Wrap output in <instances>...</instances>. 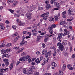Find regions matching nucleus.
Masks as SVG:
<instances>
[{
	"label": "nucleus",
	"mask_w": 75,
	"mask_h": 75,
	"mask_svg": "<svg viewBox=\"0 0 75 75\" xmlns=\"http://www.w3.org/2000/svg\"><path fill=\"white\" fill-rule=\"evenodd\" d=\"M1 54H2L3 55H2V58H4V57H7L8 56V54H7L6 52H10V49H6L5 51L4 50H2L1 51Z\"/></svg>",
	"instance_id": "nucleus-1"
},
{
	"label": "nucleus",
	"mask_w": 75,
	"mask_h": 75,
	"mask_svg": "<svg viewBox=\"0 0 75 75\" xmlns=\"http://www.w3.org/2000/svg\"><path fill=\"white\" fill-rule=\"evenodd\" d=\"M57 26H58V25L53 24L51 27H48V29L49 30V34H52V33H53V30L52 29L57 27Z\"/></svg>",
	"instance_id": "nucleus-2"
},
{
	"label": "nucleus",
	"mask_w": 75,
	"mask_h": 75,
	"mask_svg": "<svg viewBox=\"0 0 75 75\" xmlns=\"http://www.w3.org/2000/svg\"><path fill=\"white\" fill-rule=\"evenodd\" d=\"M52 35H49L47 34L45 35L44 37L45 38L44 39V41L45 42H47L48 40L50 39V38L49 37H52Z\"/></svg>",
	"instance_id": "nucleus-3"
},
{
	"label": "nucleus",
	"mask_w": 75,
	"mask_h": 75,
	"mask_svg": "<svg viewBox=\"0 0 75 75\" xmlns=\"http://www.w3.org/2000/svg\"><path fill=\"white\" fill-rule=\"evenodd\" d=\"M62 33H60L59 34L57 38V40L60 42L62 41V40H61L62 38Z\"/></svg>",
	"instance_id": "nucleus-4"
},
{
	"label": "nucleus",
	"mask_w": 75,
	"mask_h": 75,
	"mask_svg": "<svg viewBox=\"0 0 75 75\" xmlns=\"http://www.w3.org/2000/svg\"><path fill=\"white\" fill-rule=\"evenodd\" d=\"M30 57V56L27 55L26 56H24L22 58V60L24 61H27V59H28Z\"/></svg>",
	"instance_id": "nucleus-5"
},
{
	"label": "nucleus",
	"mask_w": 75,
	"mask_h": 75,
	"mask_svg": "<svg viewBox=\"0 0 75 75\" xmlns=\"http://www.w3.org/2000/svg\"><path fill=\"white\" fill-rule=\"evenodd\" d=\"M8 68H7L6 69H4L3 68V69H0V72H1V73H3V72H4L5 73V72H6V71L7 70H8Z\"/></svg>",
	"instance_id": "nucleus-6"
},
{
	"label": "nucleus",
	"mask_w": 75,
	"mask_h": 75,
	"mask_svg": "<svg viewBox=\"0 0 75 75\" xmlns=\"http://www.w3.org/2000/svg\"><path fill=\"white\" fill-rule=\"evenodd\" d=\"M34 10V7L33 6H32L28 8V11H30V12H32V11H33Z\"/></svg>",
	"instance_id": "nucleus-7"
},
{
	"label": "nucleus",
	"mask_w": 75,
	"mask_h": 75,
	"mask_svg": "<svg viewBox=\"0 0 75 75\" xmlns=\"http://www.w3.org/2000/svg\"><path fill=\"white\" fill-rule=\"evenodd\" d=\"M58 48L61 51H64V47L63 45H60V46H59Z\"/></svg>",
	"instance_id": "nucleus-8"
},
{
	"label": "nucleus",
	"mask_w": 75,
	"mask_h": 75,
	"mask_svg": "<svg viewBox=\"0 0 75 75\" xmlns=\"http://www.w3.org/2000/svg\"><path fill=\"white\" fill-rule=\"evenodd\" d=\"M32 32L33 33V35L34 36H36L37 34V30L35 29H34L32 30Z\"/></svg>",
	"instance_id": "nucleus-9"
},
{
	"label": "nucleus",
	"mask_w": 75,
	"mask_h": 75,
	"mask_svg": "<svg viewBox=\"0 0 75 75\" xmlns=\"http://www.w3.org/2000/svg\"><path fill=\"white\" fill-rule=\"evenodd\" d=\"M62 17L63 18H66L67 17V12L66 11H63L62 13Z\"/></svg>",
	"instance_id": "nucleus-10"
},
{
	"label": "nucleus",
	"mask_w": 75,
	"mask_h": 75,
	"mask_svg": "<svg viewBox=\"0 0 75 75\" xmlns=\"http://www.w3.org/2000/svg\"><path fill=\"white\" fill-rule=\"evenodd\" d=\"M72 13H73V11H72V8H69V9L68 11V14L70 15H72Z\"/></svg>",
	"instance_id": "nucleus-11"
},
{
	"label": "nucleus",
	"mask_w": 75,
	"mask_h": 75,
	"mask_svg": "<svg viewBox=\"0 0 75 75\" xmlns=\"http://www.w3.org/2000/svg\"><path fill=\"white\" fill-rule=\"evenodd\" d=\"M47 53V49H45L43 50V51L42 52V55H45Z\"/></svg>",
	"instance_id": "nucleus-12"
},
{
	"label": "nucleus",
	"mask_w": 75,
	"mask_h": 75,
	"mask_svg": "<svg viewBox=\"0 0 75 75\" xmlns=\"http://www.w3.org/2000/svg\"><path fill=\"white\" fill-rule=\"evenodd\" d=\"M48 14H49V12H47L46 13L42 14L40 15V17H44L45 16H47L48 15Z\"/></svg>",
	"instance_id": "nucleus-13"
},
{
	"label": "nucleus",
	"mask_w": 75,
	"mask_h": 75,
	"mask_svg": "<svg viewBox=\"0 0 75 75\" xmlns=\"http://www.w3.org/2000/svg\"><path fill=\"white\" fill-rule=\"evenodd\" d=\"M67 43H68V41L67 40H64L62 42V44L65 46V45H67Z\"/></svg>",
	"instance_id": "nucleus-14"
},
{
	"label": "nucleus",
	"mask_w": 75,
	"mask_h": 75,
	"mask_svg": "<svg viewBox=\"0 0 75 75\" xmlns=\"http://www.w3.org/2000/svg\"><path fill=\"white\" fill-rule=\"evenodd\" d=\"M25 25V23L24 22H21V21H20L19 26H24Z\"/></svg>",
	"instance_id": "nucleus-15"
},
{
	"label": "nucleus",
	"mask_w": 75,
	"mask_h": 75,
	"mask_svg": "<svg viewBox=\"0 0 75 75\" xmlns=\"http://www.w3.org/2000/svg\"><path fill=\"white\" fill-rule=\"evenodd\" d=\"M51 6L49 4H46V8L48 9L50 8H51Z\"/></svg>",
	"instance_id": "nucleus-16"
},
{
	"label": "nucleus",
	"mask_w": 75,
	"mask_h": 75,
	"mask_svg": "<svg viewBox=\"0 0 75 75\" xmlns=\"http://www.w3.org/2000/svg\"><path fill=\"white\" fill-rule=\"evenodd\" d=\"M54 6L55 7H60V5L59 4V3L57 2H56L54 3Z\"/></svg>",
	"instance_id": "nucleus-17"
},
{
	"label": "nucleus",
	"mask_w": 75,
	"mask_h": 75,
	"mask_svg": "<svg viewBox=\"0 0 75 75\" xmlns=\"http://www.w3.org/2000/svg\"><path fill=\"white\" fill-rule=\"evenodd\" d=\"M42 38V36H41L40 35H39L37 37V41H40L41 39Z\"/></svg>",
	"instance_id": "nucleus-18"
},
{
	"label": "nucleus",
	"mask_w": 75,
	"mask_h": 75,
	"mask_svg": "<svg viewBox=\"0 0 75 75\" xmlns=\"http://www.w3.org/2000/svg\"><path fill=\"white\" fill-rule=\"evenodd\" d=\"M5 28V27L3 25H0V30H4V29Z\"/></svg>",
	"instance_id": "nucleus-19"
},
{
	"label": "nucleus",
	"mask_w": 75,
	"mask_h": 75,
	"mask_svg": "<svg viewBox=\"0 0 75 75\" xmlns=\"http://www.w3.org/2000/svg\"><path fill=\"white\" fill-rule=\"evenodd\" d=\"M31 12H30V11H28L26 13V15H27V16H31L33 15L32 13H30Z\"/></svg>",
	"instance_id": "nucleus-20"
},
{
	"label": "nucleus",
	"mask_w": 75,
	"mask_h": 75,
	"mask_svg": "<svg viewBox=\"0 0 75 75\" xmlns=\"http://www.w3.org/2000/svg\"><path fill=\"white\" fill-rule=\"evenodd\" d=\"M49 21H54V18L53 17H50L49 18Z\"/></svg>",
	"instance_id": "nucleus-21"
},
{
	"label": "nucleus",
	"mask_w": 75,
	"mask_h": 75,
	"mask_svg": "<svg viewBox=\"0 0 75 75\" xmlns=\"http://www.w3.org/2000/svg\"><path fill=\"white\" fill-rule=\"evenodd\" d=\"M57 7V8H55L54 9H53L52 10H53V11H54V10H59L61 8V7Z\"/></svg>",
	"instance_id": "nucleus-22"
},
{
	"label": "nucleus",
	"mask_w": 75,
	"mask_h": 75,
	"mask_svg": "<svg viewBox=\"0 0 75 75\" xmlns=\"http://www.w3.org/2000/svg\"><path fill=\"white\" fill-rule=\"evenodd\" d=\"M51 65L52 66H53V67H57V64H56V63H55L54 62H52L51 63Z\"/></svg>",
	"instance_id": "nucleus-23"
},
{
	"label": "nucleus",
	"mask_w": 75,
	"mask_h": 75,
	"mask_svg": "<svg viewBox=\"0 0 75 75\" xmlns=\"http://www.w3.org/2000/svg\"><path fill=\"white\" fill-rule=\"evenodd\" d=\"M65 68H66V65L64 64H63V67L62 69V71H65Z\"/></svg>",
	"instance_id": "nucleus-24"
},
{
	"label": "nucleus",
	"mask_w": 75,
	"mask_h": 75,
	"mask_svg": "<svg viewBox=\"0 0 75 75\" xmlns=\"http://www.w3.org/2000/svg\"><path fill=\"white\" fill-rule=\"evenodd\" d=\"M13 63H12L9 66V68H10V71H11V69H13Z\"/></svg>",
	"instance_id": "nucleus-25"
},
{
	"label": "nucleus",
	"mask_w": 75,
	"mask_h": 75,
	"mask_svg": "<svg viewBox=\"0 0 75 75\" xmlns=\"http://www.w3.org/2000/svg\"><path fill=\"white\" fill-rule=\"evenodd\" d=\"M60 24L61 25H64V24H67V23H66L65 21H62L60 22Z\"/></svg>",
	"instance_id": "nucleus-26"
},
{
	"label": "nucleus",
	"mask_w": 75,
	"mask_h": 75,
	"mask_svg": "<svg viewBox=\"0 0 75 75\" xmlns=\"http://www.w3.org/2000/svg\"><path fill=\"white\" fill-rule=\"evenodd\" d=\"M62 70H59V75H62L64 74V72H63V71H62Z\"/></svg>",
	"instance_id": "nucleus-27"
},
{
	"label": "nucleus",
	"mask_w": 75,
	"mask_h": 75,
	"mask_svg": "<svg viewBox=\"0 0 75 75\" xmlns=\"http://www.w3.org/2000/svg\"><path fill=\"white\" fill-rule=\"evenodd\" d=\"M6 43L4 42H3L2 43L1 45H0V48H2V47H4Z\"/></svg>",
	"instance_id": "nucleus-28"
},
{
	"label": "nucleus",
	"mask_w": 75,
	"mask_h": 75,
	"mask_svg": "<svg viewBox=\"0 0 75 75\" xmlns=\"http://www.w3.org/2000/svg\"><path fill=\"white\" fill-rule=\"evenodd\" d=\"M35 62L37 64H39L40 62V59L39 58H37V59H36L35 60Z\"/></svg>",
	"instance_id": "nucleus-29"
},
{
	"label": "nucleus",
	"mask_w": 75,
	"mask_h": 75,
	"mask_svg": "<svg viewBox=\"0 0 75 75\" xmlns=\"http://www.w3.org/2000/svg\"><path fill=\"white\" fill-rule=\"evenodd\" d=\"M25 44V42L24 41V40H22L21 42L20 45H23L24 44Z\"/></svg>",
	"instance_id": "nucleus-30"
},
{
	"label": "nucleus",
	"mask_w": 75,
	"mask_h": 75,
	"mask_svg": "<svg viewBox=\"0 0 75 75\" xmlns=\"http://www.w3.org/2000/svg\"><path fill=\"white\" fill-rule=\"evenodd\" d=\"M35 69V67L34 66L31 67L30 68H29V70L30 71H31V70H33V69Z\"/></svg>",
	"instance_id": "nucleus-31"
},
{
	"label": "nucleus",
	"mask_w": 75,
	"mask_h": 75,
	"mask_svg": "<svg viewBox=\"0 0 75 75\" xmlns=\"http://www.w3.org/2000/svg\"><path fill=\"white\" fill-rule=\"evenodd\" d=\"M17 4V1H16L15 2L13 3L12 6L13 7H15Z\"/></svg>",
	"instance_id": "nucleus-32"
},
{
	"label": "nucleus",
	"mask_w": 75,
	"mask_h": 75,
	"mask_svg": "<svg viewBox=\"0 0 75 75\" xmlns=\"http://www.w3.org/2000/svg\"><path fill=\"white\" fill-rule=\"evenodd\" d=\"M5 65L6 67H8V66L9 65V62H5Z\"/></svg>",
	"instance_id": "nucleus-33"
},
{
	"label": "nucleus",
	"mask_w": 75,
	"mask_h": 75,
	"mask_svg": "<svg viewBox=\"0 0 75 75\" xmlns=\"http://www.w3.org/2000/svg\"><path fill=\"white\" fill-rule=\"evenodd\" d=\"M48 18V15H46L45 17L43 18V19L44 20H47Z\"/></svg>",
	"instance_id": "nucleus-34"
},
{
	"label": "nucleus",
	"mask_w": 75,
	"mask_h": 75,
	"mask_svg": "<svg viewBox=\"0 0 75 75\" xmlns=\"http://www.w3.org/2000/svg\"><path fill=\"white\" fill-rule=\"evenodd\" d=\"M18 34V33H14L12 35V36H13V37H17V34Z\"/></svg>",
	"instance_id": "nucleus-35"
},
{
	"label": "nucleus",
	"mask_w": 75,
	"mask_h": 75,
	"mask_svg": "<svg viewBox=\"0 0 75 75\" xmlns=\"http://www.w3.org/2000/svg\"><path fill=\"white\" fill-rule=\"evenodd\" d=\"M47 59H44V62H48V60H49V59H48V58H47Z\"/></svg>",
	"instance_id": "nucleus-36"
},
{
	"label": "nucleus",
	"mask_w": 75,
	"mask_h": 75,
	"mask_svg": "<svg viewBox=\"0 0 75 75\" xmlns=\"http://www.w3.org/2000/svg\"><path fill=\"white\" fill-rule=\"evenodd\" d=\"M23 74H25L27 73V70H26V69H23Z\"/></svg>",
	"instance_id": "nucleus-37"
},
{
	"label": "nucleus",
	"mask_w": 75,
	"mask_h": 75,
	"mask_svg": "<svg viewBox=\"0 0 75 75\" xmlns=\"http://www.w3.org/2000/svg\"><path fill=\"white\" fill-rule=\"evenodd\" d=\"M54 18L55 20V21H57V20H58V16H55L54 17Z\"/></svg>",
	"instance_id": "nucleus-38"
},
{
	"label": "nucleus",
	"mask_w": 75,
	"mask_h": 75,
	"mask_svg": "<svg viewBox=\"0 0 75 75\" xmlns=\"http://www.w3.org/2000/svg\"><path fill=\"white\" fill-rule=\"evenodd\" d=\"M47 55H51L52 52L51 51H48L47 52Z\"/></svg>",
	"instance_id": "nucleus-39"
},
{
	"label": "nucleus",
	"mask_w": 75,
	"mask_h": 75,
	"mask_svg": "<svg viewBox=\"0 0 75 75\" xmlns=\"http://www.w3.org/2000/svg\"><path fill=\"white\" fill-rule=\"evenodd\" d=\"M21 55H23V57H25L26 55V54H25V52H23V53L21 54Z\"/></svg>",
	"instance_id": "nucleus-40"
},
{
	"label": "nucleus",
	"mask_w": 75,
	"mask_h": 75,
	"mask_svg": "<svg viewBox=\"0 0 75 75\" xmlns=\"http://www.w3.org/2000/svg\"><path fill=\"white\" fill-rule=\"evenodd\" d=\"M13 48L15 49L16 51H17L18 50H19V47H14Z\"/></svg>",
	"instance_id": "nucleus-41"
},
{
	"label": "nucleus",
	"mask_w": 75,
	"mask_h": 75,
	"mask_svg": "<svg viewBox=\"0 0 75 75\" xmlns=\"http://www.w3.org/2000/svg\"><path fill=\"white\" fill-rule=\"evenodd\" d=\"M11 43H8L7 44L6 46L7 47H11Z\"/></svg>",
	"instance_id": "nucleus-42"
},
{
	"label": "nucleus",
	"mask_w": 75,
	"mask_h": 75,
	"mask_svg": "<svg viewBox=\"0 0 75 75\" xmlns=\"http://www.w3.org/2000/svg\"><path fill=\"white\" fill-rule=\"evenodd\" d=\"M38 8L39 10H43V8L41 7L40 6H39L38 7Z\"/></svg>",
	"instance_id": "nucleus-43"
},
{
	"label": "nucleus",
	"mask_w": 75,
	"mask_h": 75,
	"mask_svg": "<svg viewBox=\"0 0 75 75\" xmlns=\"http://www.w3.org/2000/svg\"><path fill=\"white\" fill-rule=\"evenodd\" d=\"M27 18H28V19H31V18H32V17L29 15H27Z\"/></svg>",
	"instance_id": "nucleus-44"
},
{
	"label": "nucleus",
	"mask_w": 75,
	"mask_h": 75,
	"mask_svg": "<svg viewBox=\"0 0 75 75\" xmlns=\"http://www.w3.org/2000/svg\"><path fill=\"white\" fill-rule=\"evenodd\" d=\"M31 57H30L28 59V62L30 63V62H32V60H31Z\"/></svg>",
	"instance_id": "nucleus-45"
},
{
	"label": "nucleus",
	"mask_w": 75,
	"mask_h": 75,
	"mask_svg": "<svg viewBox=\"0 0 75 75\" xmlns=\"http://www.w3.org/2000/svg\"><path fill=\"white\" fill-rule=\"evenodd\" d=\"M8 10L11 12V13H14V11L12 9H9Z\"/></svg>",
	"instance_id": "nucleus-46"
},
{
	"label": "nucleus",
	"mask_w": 75,
	"mask_h": 75,
	"mask_svg": "<svg viewBox=\"0 0 75 75\" xmlns=\"http://www.w3.org/2000/svg\"><path fill=\"white\" fill-rule=\"evenodd\" d=\"M12 28L13 29H14V30H15V29H16V28H17V26L15 25H13L12 26Z\"/></svg>",
	"instance_id": "nucleus-47"
},
{
	"label": "nucleus",
	"mask_w": 75,
	"mask_h": 75,
	"mask_svg": "<svg viewBox=\"0 0 75 75\" xmlns=\"http://www.w3.org/2000/svg\"><path fill=\"white\" fill-rule=\"evenodd\" d=\"M62 44L60 42H59L57 44V46H60V45H61Z\"/></svg>",
	"instance_id": "nucleus-48"
},
{
	"label": "nucleus",
	"mask_w": 75,
	"mask_h": 75,
	"mask_svg": "<svg viewBox=\"0 0 75 75\" xmlns=\"http://www.w3.org/2000/svg\"><path fill=\"white\" fill-rule=\"evenodd\" d=\"M50 49H54L55 48V46H54V45H53L52 46H51L50 47Z\"/></svg>",
	"instance_id": "nucleus-49"
},
{
	"label": "nucleus",
	"mask_w": 75,
	"mask_h": 75,
	"mask_svg": "<svg viewBox=\"0 0 75 75\" xmlns=\"http://www.w3.org/2000/svg\"><path fill=\"white\" fill-rule=\"evenodd\" d=\"M3 61L4 62H8V59H4L3 60Z\"/></svg>",
	"instance_id": "nucleus-50"
},
{
	"label": "nucleus",
	"mask_w": 75,
	"mask_h": 75,
	"mask_svg": "<svg viewBox=\"0 0 75 75\" xmlns=\"http://www.w3.org/2000/svg\"><path fill=\"white\" fill-rule=\"evenodd\" d=\"M27 34H29V35L30 37V36H31V32H28Z\"/></svg>",
	"instance_id": "nucleus-51"
},
{
	"label": "nucleus",
	"mask_w": 75,
	"mask_h": 75,
	"mask_svg": "<svg viewBox=\"0 0 75 75\" xmlns=\"http://www.w3.org/2000/svg\"><path fill=\"white\" fill-rule=\"evenodd\" d=\"M20 50H21V52H23L24 50L25 49L24 47H22V48H20Z\"/></svg>",
	"instance_id": "nucleus-52"
},
{
	"label": "nucleus",
	"mask_w": 75,
	"mask_h": 75,
	"mask_svg": "<svg viewBox=\"0 0 75 75\" xmlns=\"http://www.w3.org/2000/svg\"><path fill=\"white\" fill-rule=\"evenodd\" d=\"M53 42H56V38L55 37L53 38Z\"/></svg>",
	"instance_id": "nucleus-53"
},
{
	"label": "nucleus",
	"mask_w": 75,
	"mask_h": 75,
	"mask_svg": "<svg viewBox=\"0 0 75 75\" xmlns=\"http://www.w3.org/2000/svg\"><path fill=\"white\" fill-rule=\"evenodd\" d=\"M67 67L68 68H69L71 67V65L70 64H68L67 65Z\"/></svg>",
	"instance_id": "nucleus-54"
},
{
	"label": "nucleus",
	"mask_w": 75,
	"mask_h": 75,
	"mask_svg": "<svg viewBox=\"0 0 75 75\" xmlns=\"http://www.w3.org/2000/svg\"><path fill=\"white\" fill-rule=\"evenodd\" d=\"M43 59H44V58H43V57L42 56L40 57V61H42V60H43Z\"/></svg>",
	"instance_id": "nucleus-55"
},
{
	"label": "nucleus",
	"mask_w": 75,
	"mask_h": 75,
	"mask_svg": "<svg viewBox=\"0 0 75 75\" xmlns=\"http://www.w3.org/2000/svg\"><path fill=\"white\" fill-rule=\"evenodd\" d=\"M43 75H51V74L48 73H45Z\"/></svg>",
	"instance_id": "nucleus-56"
},
{
	"label": "nucleus",
	"mask_w": 75,
	"mask_h": 75,
	"mask_svg": "<svg viewBox=\"0 0 75 75\" xmlns=\"http://www.w3.org/2000/svg\"><path fill=\"white\" fill-rule=\"evenodd\" d=\"M5 23L6 24H9L10 23V21L7 20H6L5 21Z\"/></svg>",
	"instance_id": "nucleus-57"
},
{
	"label": "nucleus",
	"mask_w": 75,
	"mask_h": 75,
	"mask_svg": "<svg viewBox=\"0 0 75 75\" xmlns=\"http://www.w3.org/2000/svg\"><path fill=\"white\" fill-rule=\"evenodd\" d=\"M17 40H18V38H16L14 40V42H16V41H17Z\"/></svg>",
	"instance_id": "nucleus-58"
},
{
	"label": "nucleus",
	"mask_w": 75,
	"mask_h": 75,
	"mask_svg": "<svg viewBox=\"0 0 75 75\" xmlns=\"http://www.w3.org/2000/svg\"><path fill=\"white\" fill-rule=\"evenodd\" d=\"M56 55H57V51H55L53 53V55L54 56H55Z\"/></svg>",
	"instance_id": "nucleus-59"
},
{
	"label": "nucleus",
	"mask_w": 75,
	"mask_h": 75,
	"mask_svg": "<svg viewBox=\"0 0 75 75\" xmlns=\"http://www.w3.org/2000/svg\"><path fill=\"white\" fill-rule=\"evenodd\" d=\"M42 45L43 48H45V43H43Z\"/></svg>",
	"instance_id": "nucleus-60"
},
{
	"label": "nucleus",
	"mask_w": 75,
	"mask_h": 75,
	"mask_svg": "<svg viewBox=\"0 0 75 75\" xmlns=\"http://www.w3.org/2000/svg\"><path fill=\"white\" fill-rule=\"evenodd\" d=\"M24 1L25 3H28V0H24Z\"/></svg>",
	"instance_id": "nucleus-61"
},
{
	"label": "nucleus",
	"mask_w": 75,
	"mask_h": 75,
	"mask_svg": "<svg viewBox=\"0 0 75 75\" xmlns=\"http://www.w3.org/2000/svg\"><path fill=\"white\" fill-rule=\"evenodd\" d=\"M72 19H70L69 18L67 19V21H72Z\"/></svg>",
	"instance_id": "nucleus-62"
},
{
	"label": "nucleus",
	"mask_w": 75,
	"mask_h": 75,
	"mask_svg": "<svg viewBox=\"0 0 75 75\" xmlns=\"http://www.w3.org/2000/svg\"><path fill=\"white\" fill-rule=\"evenodd\" d=\"M33 74V71H31L29 73V74L30 75H32Z\"/></svg>",
	"instance_id": "nucleus-63"
},
{
	"label": "nucleus",
	"mask_w": 75,
	"mask_h": 75,
	"mask_svg": "<svg viewBox=\"0 0 75 75\" xmlns=\"http://www.w3.org/2000/svg\"><path fill=\"white\" fill-rule=\"evenodd\" d=\"M35 75H39V72H36V73L35 74Z\"/></svg>",
	"instance_id": "nucleus-64"
}]
</instances>
